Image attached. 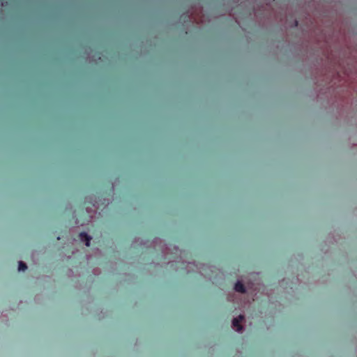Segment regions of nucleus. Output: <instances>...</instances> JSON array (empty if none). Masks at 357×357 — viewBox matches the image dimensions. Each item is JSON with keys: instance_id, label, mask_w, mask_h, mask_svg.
I'll return each instance as SVG.
<instances>
[{"instance_id": "obj_1", "label": "nucleus", "mask_w": 357, "mask_h": 357, "mask_svg": "<svg viewBox=\"0 0 357 357\" xmlns=\"http://www.w3.org/2000/svg\"><path fill=\"white\" fill-rule=\"evenodd\" d=\"M244 319L243 315H239L238 318L234 319L232 321V324L234 327L236 328L237 331H241L243 329V326L241 324V322Z\"/></svg>"}, {"instance_id": "obj_2", "label": "nucleus", "mask_w": 357, "mask_h": 357, "mask_svg": "<svg viewBox=\"0 0 357 357\" xmlns=\"http://www.w3.org/2000/svg\"><path fill=\"white\" fill-rule=\"evenodd\" d=\"M79 239L82 241L85 242L86 246L89 247L90 245V241L91 240V237L89 236L85 232H82L79 234Z\"/></svg>"}, {"instance_id": "obj_3", "label": "nucleus", "mask_w": 357, "mask_h": 357, "mask_svg": "<svg viewBox=\"0 0 357 357\" xmlns=\"http://www.w3.org/2000/svg\"><path fill=\"white\" fill-rule=\"evenodd\" d=\"M234 289L237 292L240 293H245V288L243 285V284L239 281H238L235 285H234Z\"/></svg>"}, {"instance_id": "obj_4", "label": "nucleus", "mask_w": 357, "mask_h": 357, "mask_svg": "<svg viewBox=\"0 0 357 357\" xmlns=\"http://www.w3.org/2000/svg\"><path fill=\"white\" fill-rule=\"evenodd\" d=\"M26 268H27V266H26L25 263H24L23 261H20L19 262L18 270L20 271H24Z\"/></svg>"}, {"instance_id": "obj_5", "label": "nucleus", "mask_w": 357, "mask_h": 357, "mask_svg": "<svg viewBox=\"0 0 357 357\" xmlns=\"http://www.w3.org/2000/svg\"><path fill=\"white\" fill-rule=\"evenodd\" d=\"M298 26V21L295 20V26Z\"/></svg>"}]
</instances>
